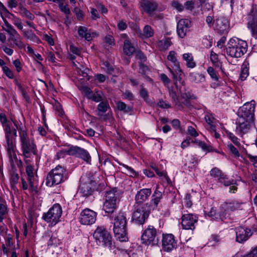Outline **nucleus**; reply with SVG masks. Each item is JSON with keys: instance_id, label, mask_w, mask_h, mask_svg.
<instances>
[{"instance_id": "obj_15", "label": "nucleus", "mask_w": 257, "mask_h": 257, "mask_svg": "<svg viewBox=\"0 0 257 257\" xmlns=\"http://www.w3.org/2000/svg\"><path fill=\"white\" fill-rule=\"evenodd\" d=\"M214 29L220 35L226 34L229 31V23L227 19L224 16H218L216 18Z\"/></svg>"}, {"instance_id": "obj_4", "label": "nucleus", "mask_w": 257, "mask_h": 257, "mask_svg": "<svg viewBox=\"0 0 257 257\" xmlns=\"http://www.w3.org/2000/svg\"><path fill=\"white\" fill-rule=\"evenodd\" d=\"M120 193L116 188L106 191L104 195V202L102 210L105 213L112 214L117 207V203L119 201Z\"/></svg>"}, {"instance_id": "obj_60", "label": "nucleus", "mask_w": 257, "mask_h": 257, "mask_svg": "<svg viewBox=\"0 0 257 257\" xmlns=\"http://www.w3.org/2000/svg\"><path fill=\"white\" fill-rule=\"evenodd\" d=\"M205 21L209 28L212 27L215 23L214 17L210 16H208L206 17Z\"/></svg>"}, {"instance_id": "obj_20", "label": "nucleus", "mask_w": 257, "mask_h": 257, "mask_svg": "<svg viewBox=\"0 0 257 257\" xmlns=\"http://www.w3.org/2000/svg\"><path fill=\"white\" fill-rule=\"evenodd\" d=\"M140 8L142 12L146 13L152 16L158 8V4L149 0H141L140 2Z\"/></svg>"}, {"instance_id": "obj_31", "label": "nucleus", "mask_w": 257, "mask_h": 257, "mask_svg": "<svg viewBox=\"0 0 257 257\" xmlns=\"http://www.w3.org/2000/svg\"><path fill=\"white\" fill-rule=\"evenodd\" d=\"M79 190L84 196L90 195L93 192L91 184L89 183L82 184L80 186Z\"/></svg>"}, {"instance_id": "obj_48", "label": "nucleus", "mask_w": 257, "mask_h": 257, "mask_svg": "<svg viewBox=\"0 0 257 257\" xmlns=\"http://www.w3.org/2000/svg\"><path fill=\"white\" fill-rule=\"evenodd\" d=\"M226 133L227 137L231 140L235 145L238 147L240 145L238 139L234 135L228 131H226Z\"/></svg>"}, {"instance_id": "obj_17", "label": "nucleus", "mask_w": 257, "mask_h": 257, "mask_svg": "<svg viewBox=\"0 0 257 257\" xmlns=\"http://www.w3.org/2000/svg\"><path fill=\"white\" fill-rule=\"evenodd\" d=\"M96 219V213L89 209H85L80 214V221L82 224H92L95 222Z\"/></svg>"}, {"instance_id": "obj_23", "label": "nucleus", "mask_w": 257, "mask_h": 257, "mask_svg": "<svg viewBox=\"0 0 257 257\" xmlns=\"http://www.w3.org/2000/svg\"><path fill=\"white\" fill-rule=\"evenodd\" d=\"M218 181L219 183L223 184L225 186H230L229 187V192L230 193H233L237 189V187L234 185L236 184L235 181L233 180H230L228 179L227 176L225 174H224L223 176H222L219 179H218Z\"/></svg>"}, {"instance_id": "obj_22", "label": "nucleus", "mask_w": 257, "mask_h": 257, "mask_svg": "<svg viewBox=\"0 0 257 257\" xmlns=\"http://www.w3.org/2000/svg\"><path fill=\"white\" fill-rule=\"evenodd\" d=\"M152 193L151 189H142L138 192L136 195V205L144 204L143 202L148 199Z\"/></svg>"}, {"instance_id": "obj_63", "label": "nucleus", "mask_w": 257, "mask_h": 257, "mask_svg": "<svg viewBox=\"0 0 257 257\" xmlns=\"http://www.w3.org/2000/svg\"><path fill=\"white\" fill-rule=\"evenodd\" d=\"M157 105L162 108H168L171 107V105L164 101L163 99H160L157 103Z\"/></svg>"}, {"instance_id": "obj_5", "label": "nucleus", "mask_w": 257, "mask_h": 257, "mask_svg": "<svg viewBox=\"0 0 257 257\" xmlns=\"http://www.w3.org/2000/svg\"><path fill=\"white\" fill-rule=\"evenodd\" d=\"M65 173V169L58 165L48 173L46 179V185L52 187L64 182L66 179Z\"/></svg>"}, {"instance_id": "obj_62", "label": "nucleus", "mask_w": 257, "mask_h": 257, "mask_svg": "<svg viewBox=\"0 0 257 257\" xmlns=\"http://www.w3.org/2000/svg\"><path fill=\"white\" fill-rule=\"evenodd\" d=\"M241 257H257V246L253 248L250 252Z\"/></svg>"}, {"instance_id": "obj_54", "label": "nucleus", "mask_w": 257, "mask_h": 257, "mask_svg": "<svg viewBox=\"0 0 257 257\" xmlns=\"http://www.w3.org/2000/svg\"><path fill=\"white\" fill-rule=\"evenodd\" d=\"M248 68L246 66H244L242 67L240 73V78L242 80H243L246 79V78L248 75Z\"/></svg>"}, {"instance_id": "obj_49", "label": "nucleus", "mask_w": 257, "mask_h": 257, "mask_svg": "<svg viewBox=\"0 0 257 257\" xmlns=\"http://www.w3.org/2000/svg\"><path fill=\"white\" fill-rule=\"evenodd\" d=\"M210 60L214 66L216 67L219 66L220 63L218 60V56L213 51L211 52Z\"/></svg>"}, {"instance_id": "obj_32", "label": "nucleus", "mask_w": 257, "mask_h": 257, "mask_svg": "<svg viewBox=\"0 0 257 257\" xmlns=\"http://www.w3.org/2000/svg\"><path fill=\"white\" fill-rule=\"evenodd\" d=\"M123 51L124 53L128 56L132 55L135 51V48L128 39H125L124 41Z\"/></svg>"}, {"instance_id": "obj_41", "label": "nucleus", "mask_w": 257, "mask_h": 257, "mask_svg": "<svg viewBox=\"0 0 257 257\" xmlns=\"http://www.w3.org/2000/svg\"><path fill=\"white\" fill-rule=\"evenodd\" d=\"M149 68L147 66L144 65L142 62H139V72L141 73L145 78L150 79L147 76V72L149 71Z\"/></svg>"}, {"instance_id": "obj_27", "label": "nucleus", "mask_w": 257, "mask_h": 257, "mask_svg": "<svg viewBox=\"0 0 257 257\" xmlns=\"http://www.w3.org/2000/svg\"><path fill=\"white\" fill-rule=\"evenodd\" d=\"M5 133V137L7 141V147H10L11 146H15L13 143L12 139V130L11 128L10 124L6 125L4 127Z\"/></svg>"}, {"instance_id": "obj_16", "label": "nucleus", "mask_w": 257, "mask_h": 257, "mask_svg": "<svg viewBox=\"0 0 257 257\" xmlns=\"http://www.w3.org/2000/svg\"><path fill=\"white\" fill-rule=\"evenodd\" d=\"M162 248L165 251H171L177 246V241L172 234L163 235Z\"/></svg>"}, {"instance_id": "obj_13", "label": "nucleus", "mask_w": 257, "mask_h": 257, "mask_svg": "<svg viewBox=\"0 0 257 257\" xmlns=\"http://www.w3.org/2000/svg\"><path fill=\"white\" fill-rule=\"evenodd\" d=\"M255 230H252L245 226H239L235 228L236 241L239 243H243L253 234Z\"/></svg>"}, {"instance_id": "obj_46", "label": "nucleus", "mask_w": 257, "mask_h": 257, "mask_svg": "<svg viewBox=\"0 0 257 257\" xmlns=\"http://www.w3.org/2000/svg\"><path fill=\"white\" fill-rule=\"evenodd\" d=\"M223 175L224 173L216 167L213 168L210 171V175L213 177L218 178V179L221 178Z\"/></svg>"}, {"instance_id": "obj_33", "label": "nucleus", "mask_w": 257, "mask_h": 257, "mask_svg": "<svg viewBox=\"0 0 257 257\" xmlns=\"http://www.w3.org/2000/svg\"><path fill=\"white\" fill-rule=\"evenodd\" d=\"M189 79L191 81L195 83H200L205 81V77L202 74L196 72H192L189 74Z\"/></svg>"}, {"instance_id": "obj_2", "label": "nucleus", "mask_w": 257, "mask_h": 257, "mask_svg": "<svg viewBox=\"0 0 257 257\" xmlns=\"http://www.w3.org/2000/svg\"><path fill=\"white\" fill-rule=\"evenodd\" d=\"M113 232L116 239L121 242L128 241L126 232V219L123 212H119L114 217Z\"/></svg>"}, {"instance_id": "obj_43", "label": "nucleus", "mask_w": 257, "mask_h": 257, "mask_svg": "<svg viewBox=\"0 0 257 257\" xmlns=\"http://www.w3.org/2000/svg\"><path fill=\"white\" fill-rule=\"evenodd\" d=\"M119 165L121 166L124 168L123 171H124V173L127 175L132 177L136 175L135 171L131 167L122 163H119Z\"/></svg>"}, {"instance_id": "obj_9", "label": "nucleus", "mask_w": 257, "mask_h": 257, "mask_svg": "<svg viewBox=\"0 0 257 257\" xmlns=\"http://www.w3.org/2000/svg\"><path fill=\"white\" fill-rule=\"evenodd\" d=\"M62 214V208L59 204H54L49 210L44 213L42 218L46 222L56 224Z\"/></svg>"}, {"instance_id": "obj_52", "label": "nucleus", "mask_w": 257, "mask_h": 257, "mask_svg": "<svg viewBox=\"0 0 257 257\" xmlns=\"http://www.w3.org/2000/svg\"><path fill=\"white\" fill-rule=\"evenodd\" d=\"M4 30L6 31L10 36L12 35L14 36V35H18L19 37H20V35L18 33L17 31L12 25L7 28H4Z\"/></svg>"}, {"instance_id": "obj_58", "label": "nucleus", "mask_w": 257, "mask_h": 257, "mask_svg": "<svg viewBox=\"0 0 257 257\" xmlns=\"http://www.w3.org/2000/svg\"><path fill=\"white\" fill-rule=\"evenodd\" d=\"M59 7L62 12L66 14H69L70 13V9L68 7L67 5H64L62 1L60 3H59Z\"/></svg>"}, {"instance_id": "obj_11", "label": "nucleus", "mask_w": 257, "mask_h": 257, "mask_svg": "<svg viewBox=\"0 0 257 257\" xmlns=\"http://www.w3.org/2000/svg\"><path fill=\"white\" fill-rule=\"evenodd\" d=\"M254 101H251V102ZM254 104L246 102L238 111V118H244L248 121L254 120Z\"/></svg>"}, {"instance_id": "obj_14", "label": "nucleus", "mask_w": 257, "mask_h": 257, "mask_svg": "<svg viewBox=\"0 0 257 257\" xmlns=\"http://www.w3.org/2000/svg\"><path fill=\"white\" fill-rule=\"evenodd\" d=\"M67 153L69 155L80 158L87 163H90L91 161V156L88 151L77 146L70 147L67 151Z\"/></svg>"}, {"instance_id": "obj_10", "label": "nucleus", "mask_w": 257, "mask_h": 257, "mask_svg": "<svg viewBox=\"0 0 257 257\" xmlns=\"http://www.w3.org/2000/svg\"><path fill=\"white\" fill-rule=\"evenodd\" d=\"M141 240L142 243L146 245H155L157 244L159 240L156 228L153 226H149L144 231Z\"/></svg>"}, {"instance_id": "obj_39", "label": "nucleus", "mask_w": 257, "mask_h": 257, "mask_svg": "<svg viewBox=\"0 0 257 257\" xmlns=\"http://www.w3.org/2000/svg\"><path fill=\"white\" fill-rule=\"evenodd\" d=\"M19 179V175L16 172V169H12L11 171V185L13 188L18 183Z\"/></svg>"}, {"instance_id": "obj_59", "label": "nucleus", "mask_w": 257, "mask_h": 257, "mask_svg": "<svg viewBox=\"0 0 257 257\" xmlns=\"http://www.w3.org/2000/svg\"><path fill=\"white\" fill-rule=\"evenodd\" d=\"M172 5L174 8L177 9L179 12L182 11L184 9V6L179 3L178 1L175 0L172 2Z\"/></svg>"}, {"instance_id": "obj_55", "label": "nucleus", "mask_w": 257, "mask_h": 257, "mask_svg": "<svg viewBox=\"0 0 257 257\" xmlns=\"http://www.w3.org/2000/svg\"><path fill=\"white\" fill-rule=\"evenodd\" d=\"M207 214L212 219L218 221V218H217V217L218 218V213L216 212V210L214 208H211Z\"/></svg>"}, {"instance_id": "obj_38", "label": "nucleus", "mask_w": 257, "mask_h": 257, "mask_svg": "<svg viewBox=\"0 0 257 257\" xmlns=\"http://www.w3.org/2000/svg\"><path fill=\"white\" fill-rule=\"evenodd\" d=\"M227 211H228L226 208L225 206H221L220 208V210L218 212V221L221 220L223 221L224 219L229 217V214L227 213Z\"/></svg>"}, {"instance_id": "obj_29", "label": "nucleus", "mask_w": 257, "mask_h": 257, "mask_svg": "<svg viewBox=\"0 0 257 257\" xmlns=\"http://www.w3.org/2000/svg\"><path fill=\"white\" fill-rule=\"evenodd\" d=\"M110 108L109 105L107 100H103L101 101L97 105V115L102 117L103 114L106 112Z\"/></svg>"}, {"instance_id": "obj_7", "label": "nucleus", "mask_w": 257, "mask_h": 257, "mask_svg": "<svg viewBox=\"0 0 257 257\" xmlns=\"http://www.w3.org/2000/svg\"><path fill=\"white\" fill-rule=\"evenodd\" d=\"M93 237L98 245H102L109 249L111 248V236L103 227H98L93 233Z\"/></svg>"}, {"instance_id": "obj_47", "label": "nucleus", "mask_w": 257, "mask_h": 257, "mask_svg": "<svg viewBox=\"0 0 257 257\" xmlns=\"http://www.w3.org/2000/svg\"><path fill=\"white\" fill-rule=\"evenodd\" d=\"M61 243L60 240L56 236H52L48 242V246H57Z\"/></svg>"}, {"instance_id": "obj_36", "label": "nucleus", "mask_w": 257, "mask_h": 257, "mask_svg": "<svg viewBox=\"0 0 257 257\" xmlns=\"http://www.w3.org/2000/svg\"><path fill=\"white\" fill-rule=\"evenodd\" d=\"M12 121L16 127L15 128L19 132L20 138L22 137L23 135L24 136L28 134L21 122L19 123L16 119H14L13 118H12Z\"/></svg>"}, {"instance_id": "obj_37", "label": "nucleus", "mask_w": 257, "mask_h": 257, "mask_svg": "<svg viewBox=\"0 0 257 257\" xmlns=\"http://www.w3.org/2000/svg\"><path fill=\"white\" fill-rule=\"evenodd\" d=\"M103 93L101 91H97L95 93H92L90 96H88V99H92L93 101L96 102H101L104 99L102 98Z\"/></svg>"}, {"instance_id": "obj_61", "label": "nucleus", "mask_w": 257, "mask_h": 257, "mask_svg": "<svg viewBox=\"0 0 257 257\" xmlns=\"http://www.w3.org/2000/svg\"><path fill=\"white\" fill-rule=\"evenodd\" d=\"M0 121L2 123L3 126H6V125L9 124L8 120L5 113H1L0 114Z\"/></svg>"}, {"instance_id": "obj_44", "label": "nucleus", "mask_w": 257, "mask_h": 257, "mask_svg": "<svg viewBox=\"0 0 257 257\" xmlns=\"http://www.w3.org/2000/svg\"><path fill=\"white\" fill-rule=\"evenodd\" d=\"M143 35L146 38H150L153 36L154 30L149 25H146L143 29Z\"/></svg>"}, {"instance_id": "obj_64", "label": "nucleus", "mask_w": 257, "mask_h": 257, "mask_svg": "<svg viewBox=\"0 0 257 257\" xmlns=\"http://www.w3.org/2000/svg\"><path fill=\"white\" fill-rule=\"evenodd\" d=\"M188 133L193 137H196L198 136V133L196 132L195 129L192 126H189L187 129Z\"/></svg>"}, {"instance_id": "obj_42", "label": "nucleus", "mask_w": 257, "mask_h": 257, "mask_svg": "<svg viewBox=\"0 0 257 257\" xmlns=\"http://www.w3.org/2000/svg\"><path fill=\"white\" fill-rule=\"evenodd\" d=\"M23 34L26 38L36 42L40 41L38 37L31 30L23 31Z\"/></svg>"}, {"instance_id": "obj_57", "label": "nucleus", "mask_w": 257, "mask_h": 257, "mask_svg": "<svg viewBox=\"0 0 257 257\" xmlns=\"http://www.w3.org/2000/svg\"><path fill=\"white\" fill-rule=\"evenodd\" d=\"M3 72L9 78L12 79L14 77L13 72L7 66H3L2 68Z\"/></svg>"}, {"instance_id": "obj_18", "label": "nucleus", "mask_w": 257, "mask_h": 257, "mask_svg": "<svg viewBox=\"0 0 257 257\" xmlns=\"http://www.w3.org/2000/svg\"><path fill=\"white\" fill-rule=\"evenodd\" d=\"M198 217L193 214H184L182 216V226L184 229L193 230L195 224L197 222Z\"/></svg>"}, {"instance_id": "obj_35", "label": "nucleus", "mask_w": 257, "mask_h": 257, "mask_svg": "<svg viewBox=\"0 0 257 257\" xmlns=\"http://www.w3.org/2000/svg\"><path fill=\"white\" fill-rule=\"evenodd\" d=\"M116 104L118 109L123 111L124 113H131L133 111V108L132 107L127 105L122 101H119L117 102Z\"/></svg>"}, {"instance_id": "obj_8", "label": "nucleus", "mask_w": 257, "mask_h": 257, "mask_svg": "<svg viewBox=\"0 0 257 257\" xmlns=\"http://www.w3.org/2000/svg\"><path fill=\"white\" fill-rule=\"evenodd\" d=\"M21 149L23 153V156L25 157V161L28 163L29 160L27 159L31 157L32 154L35 155L36 154V147L33 141L30 140L28 134L20 138Z\"/></svg>"}, {"instance_id": "obj_45", "label": "nucleus", "mask_w": 257, "mask_h": 257, "mask_svg": "<svg viewBox=\"0 0 257 257\" xmlns=\"http://www.w3.org/2000/svg\"><path fill=\"white\" fill-rule=\"evenodd\" d=\"M141 96L144 99V100L150 105H152V102L149 98V94L146 89L143 88L141 89L140 92Z\"/></svg>"}, {"instance_id": "obj_50", "label": "nucleus", "mask_w": 257, "mask_h": 257, "mask_svg": "<svg viewBox=\"0 0 257 257\" xmlns=\"http://www.w3.org/2000/svg\"><path fill=\"white\" fill-rule=\"evenodd\" d=\"M227 149L235 157H239V153L238 150L232 144H229L227 145Z\"/></svg>"}, {"instance_id": "obj_3", "label": "nucleus", "mask_w": 257, "mask_h": 257, "mask_svg": "<svg viewBox=\"0 0 257 257\" xmlns=\"http://www.w3.org/2000/svg\"><path fill=\"white\" fill-rule=\"evenodd\" d=\"M247 43L241 39L234 38L230 39L226 48L227 54L233 58H239L247 51Z\"/></svg>"}, {"instance_id": "obj_51", "label": "nucleus", "mask_w": 257, "mask_h": 257, "mask_svg": "<svg viewBox=\"0 0 257 257\" xmlns=\"http://www.w3.org/2000/svg\"><path fill=\"white\" fill-rule=\"evenodd\" d=\"M13 18H11L13 21V24L19 29L21 30H23V27L22 25V23L21 20L19 18L15 16H12Z\"/></svg>"}, {"instance_id": "obj_19", "label": "nucleus", "mask_w": 257, "mask_h": 257, "mask_svg": "<svg viewBox=\"0 0 257 257\" xmlns=\"http://www.w3.org/2000/svg\"><path fill=\"white\" fill-rule=\"evenodd\" d=\"M253 121H248L244 118H238L235 129L236 134L240 137H242L244 134L247 133L250 128L251 123Z\"/></svg>"}, {"instance_id": "obj_40", "label": "nucleus", "mask_w": 257, "mask_h": 257, "mask_svg": "<svg viewBox=\"0 0 257 257\" xmlns=\"http://www.w3.org/2000/svg\"><path fill=\"white\" fill-rule=\"evenodd\" d=\"M20 13L23 17L30 20H34L35 19V16L24 7L20 8Z\"/></svg>"}, {"instance_id": "obj_34", "label": "nucleus", "mask_w": 257, "mask_h": 257, "mask_svg": "<svg viewBox=\"0 0 257 257\" xmlns=\"http://www.w3.org/2000/svg\"><path fill=\"white\" fill-rule=\"evenodd\" d=\"M183 58L186 61V65L188 68H193L196 66V63L193 61V58L191 53H185Z\"/></svg>"}, {"instance_id": "obj_1", "label": "nucleus", "mask_w": 257, "mask_h": 257, "mask_svg": "<svg viewBox=\"0 0 257 257\" xmlns=\"http://www.w3.org/2000/svg\"><path fill=\"white\" fill-rule=\"evenodd\" d=\"M176 53L175 51H170L168 56V59L173 63L175 67L174 71L170 68H169V70L173 75V78L175 80L174 85L181 94V98L177 96L174 87L168 88L169 94L175 106L179 109H183L184 106L191 109L193 107L190 100L191 94L189 92H186L184 82L182 81L181 76L182 71L180 68L179 63L176 58Z\"/></svg>"}, {"instance_id": "obj_12", "label": "nucleus", "mask_w": 257, "mask_h": 257, "mask_svg": "<svg viewBox=\"0 0 257 257\" xmlns=\"http://www.w3.org/2000/svg\"><path fill=\"white\" fill-rule=\"evenodd\" d=\"M247 28L250 31L251 35L257 39V6L253 5L247 18Z\"/></svg>"}, {"instance_id": "obj_24", "label": "nucleus", "mask_w": 257, "mask_h": 257, "mask_svg": "<svg viewBox=\"0 0 257 257\" xmlns=\"http://www.w3.org/2000/svg\"><path fill=\"white\" fill-rule=\"evenodd\" d=\"M33 170V166L32 165H28L26 169L30 187L33 190L35 188V182L37 181V175H34Z\"/></svg>"}, {"instance_id": "obj_30", "label": "nucleus", "mask_w": 257, "mask_h": 257, "mask_svg": "<svg viewBox=\"0 0 257 257\" xmlns=\"http://www.w3.org/2000/svg\"><path fill=\"white\" fill-rule=\"evenodd\" d=\"M243 203L237 200H233L229 202L225 203V208L229 211H234L240 209Z\"/></svg>"}, {"instance_id": "obj_28", "label": "nucleus", "mask_w": 257, "mask_h": 257, "mask_svg": "<svg viewBox=\"0 0 257 257\" xmlns=\"http://www.w3.org/2000/svg\"><path fill=\"white\" fill-rule=\"evenodd\" d=\"M159 186H156L155 191L152 196L151 204L154 208L156 207L162 198V192L159 190Z\"/></svg>"}, {"instance_id": "obj_26", "label": "nucleus", "mask_w": 257, "mask_h": 257, "mask_svg": "<svg viewBox=\"0 0 257 257\" xmlns=\"http://www.w3.org/2000/svg\"><path fill=\"white\" fill-rule=\"evenodd\" d=\"M15 148V146L10 147H7V150L12 169H16L15 163L18 161V158L14 150Z\"/></svg>"}, {"instance_id": "obj_25", "label": "nucleus", "mask_w": 257, "mask_h": 257, "mask_svg": "<svg viewBox=\"0 0 257 257\" xmlns=\"http://www.w3.org/2000/svg\"><path fill=\"white\" fill-rule=\"evenodd\" d=\"M78 34L81 38H84L88 41H90L95 35L94 33H90L87 28L83 26H80L78 28Z\"/></svg>"}, {"instance_id": "obj_21", "label": "nucleus", "mask_w": 257, "mask_h": 257, "mask_svg": "<svg viewBox=\"0 0 257 257\" xmlns=\"http://www.w3.org/2000/svg\"><path fill=\"white\" fill-rule=\"evenodd\" d=\"M191 22L188 19H181L177 24V32L180 38H184L186 35L188 28L191 26Z\"/></svg>"}, {"instance_id": "obj_53", "label": "nucleus", "mask_w": 257, "mask_h": 257, "mask_svg": "<svg viewBox=\"0 0 257 257\" xmlns=\"http://www.w3.org/2000/svg\"><path fill=\"white\" fill-rule=\"evenodd\" d=\"M207 72L213 79L215 81H217L218 80V77L215 71L212 67H209L207 69Z\"/></svg>"}, {"instance_id": "obj_56", "label": "nucleus", "mask_w": 257, "mask_h": 257, "mask_svg": "<svg viewBox=\"0 0 257 257\" xmlns=\"http://www.w3.org/2000/svg\"><path fill=\"white\" fill-rule=\"evenodd\" d=\"M7 208L4 203H0V222L4 219L3 216L7 213Z\"/></svg>"}, {"instance_id": "obj_6", "label": "nucleus", "mask_w": 257, "mask_h": 257, "mask_svg": "<svg viewBox=\"0 0 257 257\" xmlns=\"http://www.w3.org/2000/svg\"><path fill=\"white\" fill-rule=\"evenodd\" d=\"M151 211V207L148 204L135 205V210L132 215L133 221L137 224H143L148 218Z\"/></svg>"}]
</instances>
